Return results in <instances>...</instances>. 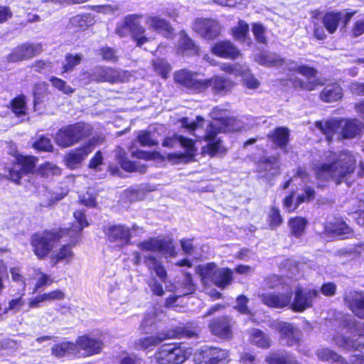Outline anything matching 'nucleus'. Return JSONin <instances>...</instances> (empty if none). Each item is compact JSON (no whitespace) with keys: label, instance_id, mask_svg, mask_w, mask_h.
Wrapping results in <instances>:
<instances>
[{"label":"nucleus","instance_id":"nucleus-1","mask_svg":"<svg viewBox=\"0 0 364 364\" xmlns=\"http://www.w3.org/2000/svg\"><path fill=\"white\" fill-rule=\"evenodd\" d=\"M210 117L215 120L214 123H208L205 129H203L205 121L200 117H197L196 121H191L188 118L181 119V125L191 133L198 140L208 141L207 144L208 152L210 155L223 153L225 149L221 144L220 139L215 140L218 131V121L224 126L223 131L234 130L236 128L233 126L235 119L232 117H227L225 110L215 107L210 114Z\"/></svg>","mask_w":364,"mask_h":364},{"label":"nucleus","instance_id":"nucleus-41","mask_svg":"<svg viewBox=\"0 0 364 364\" xmlns=\"http://www.w3.org/2000/svg\"><path fill=\"white\" fill-rule=\"evenodd\" d=\"M341 19V12H328L323 17V23L330 33H333Z\"/></svg>","mask_w":364,"mask_h":364},{"label":"nucleus","instance_id":"nucleus-18","mask_svg":"<svg viewBox=\"0 0 364 364\" xmlns=\"http://www.w3.org/2000/svg\"><path fill=\"white\" fill-rule=\"evenodd\" d=\"M138 228L135 225L132 226V229L125 225H114L107 228L105 234L110 242L116 243L118 247H122L129 244L132 231H135Z\"/></svg>","mask_w":364,"mask_h":364},{"label":"nucleus","instance_id":"nucleus-27","mask_svg":"<svg viewBox=\"0 0 364 364\" xmlns=\"http://www.w3.org/2000/svg\"><path fill=\"white\" fill-rule=\"evenodd\" d=\"M200 356L202 357L200 364H226L229 360L226 350L213 347L203 350Z\"/></svg>","mask_w":364,"mask_h":364},{"label":"nucleus","instance_id":"nucleus-59","mask_svg":"<svg viewBox=\"0 0 364 364\" xmlns=\"http://www.w3.org/2000/svg\"><path fill=\"white\" fill-rule=\"evenodd\" d=\"M33 147L39 151H51L53 150V145L48 138L42 136L40 137L34 144Z\"/></svg>","mask_w":364,"mask_h":364},{"label":"nucleus","instance_id":"nucleus-42","mask_svg":"<svg viewBox=\"0 0 364 364\" xmlns=\"http://www.w3.org/2000/svg\"><path fill=\"white\" fill-rule=\"evenodd\" d=\"M251 341L257 347L268 348L271 346L270 337L259 329L254 328L251 332Z\"/></svg>","mask_w":364,"mask_h":364},{"label":"nucleus","instance_id":"nucleus-56","mask_svg":"<svg viewBox=\"0 0 364 364\" xmlns=\"http://www.w3.org/2000/svg\"><path fill=\"white\" fill-rule=\"evenodd\" d=\"M265 28L260 23H254L252 25V32L256 40L260 43H267V38L265 36Z\"/></svg>","mask_w":364,"mask_h":364},{"label":"nucleus","instance_id":"nucleus-64","mask_svg":"<svg viewBox=\"0 0 364 364\" xmlns=\"http://www.w3.org/2000/svg\"><path fill=\"white\" fill-rule=\"evenodd\" d=\"M53 282L54 280L50 275L41 272V277L38 278L36 284L35 290L37 291L44 286H50Z\"/></svg>","mask_w":364,"mask_h":364},{"label":"nucleus","instance_id":"nucleus-29","mask_svg":"<svg viewBox=\"0 0 364 364\" xmlns=\"http://www.w3.org/2000/svg\"><path fill=\"white\" fill-rule=\"evenodd\" d=\"M170 332H161L155 336L140 338L135 341L134 348L138 350H144L156 346L166 339L173 336Z\"/></svg>","mask_w":364,"mask_h":364},{"label":"nucleus","instance_id":"nucleus-44","mask_svg":"<svg viewBox=\"0 0 364 364\" xmlns=\"http://www.w3.org/2000/svg\"><path fill=\"white\" fill-rule=\"evenodd\" d=\"M38 172L41 177L47 180H51L53 177L61 174V169L58 166L48 162L41 165Z\"/></svg>","mask_w":364,"mask_h":364},{"label":"nucleus","instance_id":"nucleus-22","mask_svg":"<svg viewBox=\"0 0 364 364\" xmlns=\"http://www.w3.org/2000/svg\"><path fill=\"white\" fill-rule=\"evenodd\" d=\"M257 171L266 178L278 176L280 173L279 157L275 156L261 157L257 163Z\"/></svg>","mask_w":364,"mask_h":364},{"label":"nucleus","instance_id":"nucleus-58","mask_svg":"<svg viewBox=\"0 0 364 364\" xmlns=\"http://www.w3.org/2000/svg\"><path fill=\"white\" fill-rule=\"evenodd\" d=\"M65 297V294L60 289H55L54 291L44 293L42 294L41 300L44 301H53L56 300H63Z\"/></svg>","mask_w":364,"mask_h":364},{"label":"nucleus","instance_id":"nucleus-62","mask_svg":"<svg viewBox=\"0 0 364 364\" xmlns=\"http://www.w3.org/2000/svg\"><path fill=\"white\" fill-rule=\"evenodd\" d=\"M235 309L241 314H250V311L248 309L247 304L248 303V299L243 296L240 295L237 298Z\"/></svg>","mask_w":364,"mask_h":364},{"label":"nucleus","instance_id":"nucleus-61","mask_svg":"<svg viewBox=\"0 0 364 364\" xmlns=\"http://www.w3.org/2000/svg\"><path fill=\"white\" fill-rule=\"evenodd\" d=\"M103 164V156L100 151H97L90 160L88 167L95 171H100V166Z\"/></svg>","mask_w":364,"mask_h":364},{"label":"nucleus","instance_id":"nucleus-47","mask_svg":"<svg viewBox=\"0 0 364 364\" xmlns=\"http://www.w3.org/2000/svg\"><path fill=\"white\" fill-rule=\"evenodd\" d=\"M154 70L157 72L163 78H166L171 71V65L166 60L162 58H156L152 60Z\"/></svg>","mask_w":364,"mask_h":364},{"label":"nucleus","instance_id":"nucleus-33","mask_svg":"<svg viewBox=\"0 0 364 364\" xmlns=\"http://www.w3.org/2000/svg\"><path fill=\"white\" fill-rule=\"evenodd\" d=\"M212 52L215 55L224 58H236L240 54V50L230 41H220L214 45Z\"/></svg>","mask_w":364,"mask_h":364},{"label":"nucleus","instance_id":"nucleus-3","mask_svg":"<svg viewBox=\"0 0 364 364\" xmlns=\"http://www.w3.org/2000/svg\"><path fill=\"white\" fill-rule=\"evenodd\" d=\"M73 215L77 225H73L70 229L61 230L58 234L50 231H44L32 235L31 244L33 251L38 258L45 257L54 247L59 238L65 234V232L70 237L78 235L82 229L88 225L84 212L77 210Z\"/></svg>","mask_w":364,"mask_h":364},{"label":"nucleus","instance_id":"nucleus-17","mask_svg":"<svg viewBox=\"0 0 364 364\" xmlns=\"http://www.w3.org/2000/svg\"><path fill=\"white\" fill-rule=\"evenodd\" d=\"M83 76L87 79V82L115 83L122 80L121 73L111 68L97 67L92 69L91 73H83Z\"/></svg>","mask_w":364,"mask_h":364},{"label":"nucleus","instance_id":"nucleus-10","mask_svg":"<svg viewBox=\"0 0 364 364\" xmlns=\"http://www.w3.org/2000/svg\"><path fill=\"white\" fill-rule=\"evenodd\" d=\"M198 272L203 282L211 281L220 288L225 287L232 281V272L229 269L218 268L213 263L199 267Z\"/></svg>","mask_w":364,"mask_h":364},{"label":"nucleus","instance_id":"nucleus-19","mask_svg":"<svg viewBox=\"0 0 364 364\" xmlns=\"http://www.w3.org/2000/svg\"><path fill=\"white\" fill-rule=\"evenodd\" d=\"M42 51L41 43H23L13 50L8 59L11 62L27 60L38 55Z\"/></svg>","mask_w":364,"mask_h":364},{"label":"nucleus","instance_id":"nucleus-24","mask_svg":"<svg viewBox=\"0 0 364 364\" xmlns=\"http://www.w3.org/2000/svg\"><path fill=\"white\" fill-rule=\"evenodd\" d=\"M204 91L210 87L215 95H224L230 91L232 82L230 80L220 75H214L210 79L203 80Z\"/></svg>","mask_w":364,"mask_h":364},{"label":"nucleus","instance_id":"nucleus-16","mask_svg":"<svg viewBox=\"0 0 364 364\" xmlns=\"http://www.w3.org/2000/svg\"><path fill=\"white\" fill-rule=\"evenodd\" d=\"M175 82L181 86L195 92L204 91V84L202 79L198 78V74L183 69L174 73Z\"/></svg>","mask_w":364,"mask_h":364},{"label":"nucleus","instance_id":"nucleus-30","mask_svg":"<svg viewBox=\"0 0 364 364\" xmlns=\"http://www.w3.org/2000/svg\"><path fill=\"white\" fill-rule=\"evenodd\" d=\"M255 59L257 63L262 65L282 68L284 70H287V64L289 63V60L281 58L277 53L267 51L257 54Z\"/></svg>","mask_w":364,"mask_h":364},{"label":"nucleus","instance_id":"nucleus-13","mask_svg":"<svg viewBox=\"0 0 364 364\" xmlns=\"http://www.w3.org/2000/svg\"><path fill=\"white\" fill-rule=\"evenodd\" d=\"M37 161L38 159L33 156H18L16 158V164L9 170L8 177L18 183L23 175L31 173L34 170Z\"/></svg>","mask_w":364,"mask_h":364},{"label":"nucleus","instance_id":"nucleus-32","mask_svg":"<svg viewBox=\"0 0 364 364\" xmlns=\"http://www.w3.org/2000/svg\"><path fill=\"white\" fill-rule=\"evenodd\" d=\"M362 124L356 119H342L341 120V129L338 134V139H352L357 136L361 131Z\"/></svg>","mask_w":364,"mask_h":364},{"label":"nucleus","instance_id":"nucleus-26","mask_svg":"<svg viewBox=\"0 0 364 364\" xmlns=\"http://www.w3.org/2000/svg\"><path fill=\"white\" fill-rule=\"evenodd\" d=\"M90 154V149L88 146L84 147L82 145L67 153L64 158L66 166L70 169H76L80 167L84 160Z\"/></svg>","mask_w":364,"mask_h":364},{"label":"nucleus","instance_id":"nucleus-28","mask_svg":"<svg viewBox=\"0 0 364 364\" xmlns=\"http://www.w3.org/2000/svg\"><path fill=\"white\" fill-rule=\"evenodd\" d=\"M143 257L144 264L146 265L151 274H154L158 277L160 282L165 283L168 274L162 262L151 254L145 255Z\"/></svg>","mask_w":364,"mask_h":364},{"label":"nucleus","instance_id":"nucleus-25","mask_svg":"<svg viewBox=\"0 0 364 364\" xmlns=\"http://www.w3.org/2000/svg\"><path fill=\"white\" fill-rule=\"evenodd\" d=\"M232 325L233 322L230 318L221 316L213 319L209 324V328L210 331L218 337L228 338L232 335Z\"/></svg>","mask_w":364,"mask_h":364},{"label":"nucleus","instance_id":"nucleus-54","mask_svg":"<svg viewBox=\"0 0 364 364\" xmlns=\"http://www.w3.org/2000/svg\"><path fill=\"white\" fill-rule=\"evenodd\" d=\"M269 223L272 229H274L282 223V218L277 208L272 207L269 215Z\"/></svg>","mask_w":364,"mask_h":364},{"label":"nucleus","instance_id":"nucleus-48","mask_svg":"<svg viewBox=\"0 0 364 364\" xmlns=\"http://www.w3.org/2000/svg\"><path fill=\"white\" fill-rule=\"evenodd\" d=\"M249 31V26L244 21L240 20L236 27L232 28L234 38L239 41H245Z\"/></svg>","mask_w":364,"mask_h":364},{"label":"nucleus","instance_id":"nucleus-63","mask_svg":"<svg viewBox=\"0 0 364 364\" xmlns=\"http://www.w3.org/2000/svg\"><path fill=\"white\" fill-rule=\"evenodd\" d=\"M183 286V291H182V294L183 295L191 294L195 290L191 274L186 273L185 274Z\"/></svg>","mask_w":364,"mask_h":364},{"label":"nucleus","instance_id":"nucleus-40","mask_svg":"<svg viewBox=\"0 0 364 364\" xmlns=\"http://www.w3.org/2000/svg\"><path fill=\"white\" fill-rule=\"evenodd\" d=\"M178 51L182 55H195L198 53V48L185 33L181 32L178 44Z\"/></svg>","mask_w":364,"mask_h":364},{"label":"nucleus","instance_id":"nucleus-57","mask_svg":"<svg viewBox=\"0 0 364 364\" xmlns=\"http://www.w3.org/2000/svg\"><path fill=\"white\" fill-rule=\"evenodd\" d=\"M264 284L267 288L275 289L279 288L280 286H285L283 283V279L276 274H272L267 277L264 280Z\"/></svg>","mask_w":364,"mask_h":364},{"label":"nucleus","instance_id":"nucleus-34","mask_svg":"<svg viewBox=\"0 0 364 364\" xmlns=\"http://www.w3.org/2000/svg\"><path fill=\"white\" fill-rule=\"evenodd\" d=\"M146 23L156 32L162 34L166 37H170L173 28L169 23L164 18L158 16H149L146 20Z\"/></svg>","mask_w":364,"mask_h":364},{"label":"nucleus","instance_id":"nucleus-2","mask_svg":"<svg viewBox=\"0 0 364 364\" xmlns=\"http://www.w3.org/2000/svg\"><path fill=\"white\" fill-rule=\"evenodd\" d=\"M323 157L326 163L315 168V175L318 180H332L336 184H340L355 171V157L348 151L339 153L327 151Z\"/></svg>","mask_w":364,"mask_h":364},{"label":"nucleus","instance_id":"nucleus-6","mask_svg":"<svg viewBox=\"0 0 364 364\" xmlns=\"http://www.w3.org/2000/svg\"><path fill=\"white\" fill-rule=\"evenodd\" d=\"M141 15L130 14L124 17L123 21L119 23L116 28V33L120 37L132 35L136 46H142L149 41V38L145 35L146 30L140 23Z\"/></svg>","mask_w":364,"mask_h":364},{"label":"nucleus","instance_id":"nucleus-38","mask_svg":"<svg viewBox=\"0 0 364 364\" xmlns=\"http://www.w3.org/2000/svg\"><path fill=\"white\" fill-rule=\"evenodd\" d=\"M289 132L286 127H277L274 131L268 134L271 141L282 149H284L289 141Z\"/></svg>","mask_w":364,"mask_h":364},{"label":"nucleus","instance_id":"nucleus-49","mask_svg":"<svg viewBox=\"0 0 364 364\" xmlns=\"http://www.w3.org/2000/svg\"><path fill=\"white\" fill-rule=\"evenodd\" d=\"M73 252L69 245L63 246L58 252L53 253L51 257L55 264L60 261L72 257Z\"/></svg>","mask_w":364,"mask_h":364},{"label":"nucleus","instance_id":"nucleus-5","mask_svg":"<svg viewBox=\"0 0 364 364\" xmlns=\"http://www.w3.org/2000/svg\"><path fill=\"white\" fill-rule=\"evenodd\" d=\"M92 127L79 122L60 129L55 136V141L61 148H68L80 142L92 133Z\"/></svg>","mask_w":364,"mask_h":364},{"label":"nucleus","instance_id":"nucleus-39","mask_svg":"<svg viewBox=\"0 0 364 364\" xmlns=\"http://www.w3.org/2000/svg\"><path fill=\"white\" fill-rule=\"evenodd\" d=\"M95 23L94 17L92 14H79L73 16L70 19V24L77 31H84L93 25Z\"/></svg>","mask_w":364,"mask_h":364},{"label":"nucleus","instance_id":"nucleus-4","mask_svg":"<svg viewBox=\"0 0 364 364\" xmlns=\"http://www.w3.org/2000/svg\"><path fill=\"white\" fill-rule=\"evenodd\" d=\"M341 326L350 332L352 336H335L333 340L337 346L347 350H361L364 348V322L357 321L352 316H347L341 321Z\"/></svg>","mask_w":364,"mask_h":364},{"label":"nucleus","instance_id":"nucleus-53","mask_svg":"<svg viewBox=\"0 0 364 364\" xmlns=\"http://www.w3.org/2000/svg\"><path fill=\"white\" fill-rule=\"evenodd\" d=\"M162 314V312H159L156 311V308H153L150 310V311L147 312L143 319L141 323L142 326L144 328V331L145 333H149V331H146V327L151 326L153 323H154L156 321V318Z\"/></svg>","mask_w":364,"mask_h":364},{"label":"nucleus","instance_id":"nucleus-50","mask_svg":"<svg viewBox=\"0 0 364 364\" xmlns=\"http://www.w3.org/2000/svg\"><path fill=\"white\" fill-rule=\"evenodd\" d=\"M11 108L14 113L19 117L26 114L25 97L20 96L12 100Z\"/></svg>","mask_w":364,"mask_h":364},{"label":"nucleus","instance_id":"nucleus-31","mask_svg":"<svg viewBox=\"0 0 364 364\" xmlns=\"http://www.w3.org/2000/svg\"><path fill=\"white\" fill-rule=\"evenodd\" d=\"M75 343L77 350L78 348L84 350L88 355L97 354L103 348V343L100 339L88 336H79Z\"/></svg>","mask_w":364,"mask_h":364},{"label":"nucleus","instance_id":"nucleus-43","mask_svg":"<svg viewBox=\"0 0 364 364\" xmlns=\"http://www.w3.org/2000/svg\"><path fill=\"white\" fill-rule=\"evenodd\" d=\"M268 364H299L291 355L287 353H272L266 358Z\"/></svg>","mask_w":364,"mask_h":364},{"label":"nucleus","instance_id":"nucleus-60","mask_svg":"<svg viewBox=\"0 0 364 364\" xmlns=\"http://www.w3.org/2000/svg\"><path fill=\"white\" fill-rule=\"evenodd\" d=\"M332 231L340 236H346L350 233V228L343 221H337L333 225Z\"/></svg>","mask_w":364,"mask_h":364},{"label":"nucleus","instance_id":"nucleus-51","mask_svg":"<svg viewBox=\"0 0 364 364\" xmlns=\"http://www.w3.org/2000/svg\"><path fill=\"white\" fill-rule=\"evenodd\" d=\"M82 59L81 54H68L65 56V63L63 65L64 72H70L77 65L80 63Z\"/></svg>","mask_w":364,"mask_h":364},{"label":"nucleus","instance_id":"nucleus-11","mask_svg":"<svg viewBox=\"0 0 364 364\" xmlns=\"http://www.w3.org/2000/svg\"><path fill=\"white\" fill-rule=\"evenodd\" d=\"M141 251L157 252L165 257H175L177 255L173 240L170 238L151 237L137 244Z\"/></svg>","mask_w":364,"mask_h":364},{"label":"nucleus","instance_id":"nucleus-35","mask_svg":"<svg viewBox=\"0 0 364 364\" xmlns=\"http://www.w3.org/2000/svg\"><path fill=\"white\" fill-rule=\"evenodd\" d=\"M316 127L326 135L327 140L331 141L334 136L339 134L341 129V120H328L325 122H316Z\"/></svg>","mask_w":364,"mask_h":364},{"label":"nucleus","instance_id":"nucleus-45","mask_svg":"<svg viewBox=\"0 0 364 364\" xmlns=\"http://www.w3.org/2000/svg\"><path fill=\"white\" fill-rule=\"evenodd\" d=\"M307 220L304 218H294L289 221V225L291 235L295 237H300L304 232L307 225Z\"/></svg>","mask_w":364,"mask_h":364},{"label":"nucleus","instance_id":"nucleus-7","mask_svg":"<svg viewBox=\"0 0 364 364\" xmlns=\"http://www.w3.org/2000/svg\"><path fill=\"white\" fill-rule=\"evenodd\" d=\"M193 353L191 348L184 345L165 344L155 354L159 364H181Z\"/></svg>","mask_w":364,"mask_h":364},{"label":"nucleus","instance_id":"nucleus-21","mask_svg":"<svg viewBox=\"0 0 364 364\" xmlns=\"http://www.w3.org/2000/svg\"><path fill=\"white\" fill-rule=\"evenodd\" d=\"M344 301L355 316L364 319V291H350L346 294Z\"/></svg>","mask_w":364,"mask_h":364},{"label":"nucleus","instance_id":"nucleus-46","mask_svg":"<svg viewBox=\"0 0 364 364\" xmlns=\"http://www.w3.org/2000/svg\"><path fill=\"white\" fill-rule=\"evenodd\" d=\"M114 153L117 160L123 169L129 172H132L135 170L134 164L127 159L126 152L122 148L117 147Z\"/></svg>","mask_w":364,"mask_h":364},{"label":"nucleus","instance_id":"nucleus-52","mask_svg":"<svg viewBox=\"0 0 364 364\" xmlns=\"http://www.w3.org/2000/svg\"><path fill=\"white\" fill-rule=\"evenodd\" d=\"M50 81L52 85L66 95H70L74 92V89L67 85L66 82L56 77H51Z\"/></svg>","mask_w":364,"mask_h":364},{"label":"nucleus","instance_id":"nucleus-55","mask_svg":"<svg viewBox=\"0 0 364 364\" xmlns=\"http://www.w3.org/2000/svg\"><path fill=\"white\" fill-rule=\"evenodd\" d=\"M137 139L141 145L144 146H152L157 144L156 141L152 138L151 133L149 132L141 131Z\"/></svg>","mask_w":364,"mask_h":364},{"label":"nucleus","instance_id":"nucleus-36","mask_svg":"<svg viewBox=\"0 0 364 364\" xmlns=\"http://www.w3.org/2000/svg\"><path fill=\"white\" fill-rule=\"evenodd\" d=\"M75 343L64 341L54 345L51 348V353L56 358H63L78 353Z\"/></svg>","mask_w":364,"mask_h":364},{"label":"nucleus","instance_id":"nucleus-15","mask_svg":"<svg viewBox=\"0 0 364 364\" xmlns=\"http://www.w3.org/2000/svg\"><path fill=\"white\" fill-rule=\"evenodd\" d=\"M282 292L262 294L259 296L262 303L269 307L281 309L291 306L292 290L289 286H284Z\"/></svg>","mask_w":364,"mask_h":364},{"label":"nucleus","instance_id":"nucleus-14","mask_svg":"<svg viewBox=\"0 0 364 364\" xmlns=\"http://www.w3.org/2000/svg\"><path fill=\"white\" fill-rule=\"evenodd\" d=\"M318 295L316 289L297 287L294 291V299L291 302V309L295 312H303L313 306L314 299Z\"/></svg>","mask_w":364,"mask_h":364},{"label":"nucleus","instance_id":"nucleus-20","mask_svg":"<svg viewBox=\"0 0 364 364\" xmlns=\"http://www.w3.org/2000/svg\"><path fill=\"white\" fill-rule=\"evenodd\" d=\"M316 355L319 360L328 361L331 364H364V356L355 355L350 359V363L342 356L328 348H321L317 350Z\"/></svg>","mask_w":364,"mask_h":364},{"label":"nucleus","instance_id":"nucleus-23","mask_svg":"<svg viewBox=\"0 0 364 364\" xmlns=\"http://www.w3.org/2000/svg\"><path fill=\"white\" fill-rule=\"evenodd\" d=\"M193 28L201 36L209 40L215 38L220 33L219 24L212 19H197Z\"/></svg>","mask_w":364,"mask_h":364},{"label":"nucleus","instance_id":"nucleus-37","mask_svg":"<svg viewBox=\"0 0 364 364\" xmlns=\"http://www.w3.org/2000/svg\"><path fill=\"white\" fill-rule=\"evenodd\" d=\"M320 97L326 102L337 101L342 97V89L337 83L328 85L321 92Z\"/></svg>","mask_w":364,"mask_h":364},{"label":"nucleus","instance_id":"nucleus-12","mask_svg":"<svg viewBox=\"0 0 364 364\" xmlns=\"http://www.w3.org/2000/svg\"><path fill=\"white\" fill-rule=\"evenodd\" d=\"M179 143L183 147L186 149L185 154H171L168 159L173 162H188L190 161L195 155L196 149L192 139L186 138L183 136L176 135L173 138H167L163 141L164 146H173L175 143Z\"/></svg>","mask_w":364,"mask_h":364},{"label":"nucleus","instance_id":"nucleus-9","mask_svg":"<svg viewBox=\"0 0 364 364\" xmlns=\"http://www.w3.org/2000/svg\"><path fill=\"white\" fill-rule=\"evenodd\" d=\"M270 327L279 334V343L284 346H299L302 341L303 334L298 326L292 323L275 320Z\"/></svg>","mask_w":364,"mask_h":364},{"label":"nucleus","instance_id":"nucleus-8","mask_svg":"<svg viewBox=\"0 0 364 364\" xmlns=\"http://www.w3.org/2000/svg\"><path fill=\"white\" fill-rule=\"evenodd\" d=\"M287 70L289 71H296L306 78V81L297 77L292 79L293 85L295 88L312 91L318 86H321L323 84V80L316 77L318 73L317 70L311 67L299 65L297 63L293 60H289L288 64H287Z\"/></svg>","mask_w":364,"mask_h":364}]
</instances>
